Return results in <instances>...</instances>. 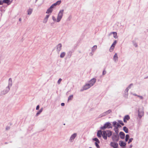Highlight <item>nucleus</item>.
Wrapping results in <instances>:
<instances>
[{
  "label": "nucleus",
  "instance_id": "obj_21",
  "mask_svg": "<svg viewBox=\"0 0 148 148\" xmlns=\"http://www.w3.org/2000/svg\"><path fill=\"white\" fill-rule=\"evenodd\" d=\"M118 57H117V53H115L114 56V60H117L118 59Z\"/></svg>",
  "mask_w": 148,
  "mask_h": 148
},
{
  "label": "nucleus",
  "instance_id": "obj_16",
  "mask_svg": "<svg viewBox=\"0 0 148 148\" xmlns=\"http://www.w3.org/2000/svg\"><path fill=\"white\" fill-rule=\"evenodd\" d=\"M113 34V36L115 38H117V33L116 32H112L111 34Z\"/></svg>",
  "mask_w": 148,
  "mask_h": 148
},
{
  "label": "nucleus",
  "instance_id": "obj_1",
  "mask_svg": "<svg viewBox=\"0 0 148 148\" xmlns=\"http://www.w3.org/2000/svg\"><path fill=\"white\" fill-rule=\"evenodd\" d=\"M112 128L111 124L107 122L103 127H102L101 128L102 130H104L106 128Z\"/></svg>",
  "mask_w": 148,
  "mask_h": 148
},
{
  "label": "nucleus",
  "instance_id": "obj_36",
  "mask_svg": "<svg viewBox=\"0 0 148 148\" xmlns=\"http://www.w3.org/2000/svg\"><path fill=\"white\" fill-rule=\"evenodd\" d=\"M97 48V46L96 45L94 46L93 47V49H96Z\"/></svg>",
  "mask_w": 148,
  "mask_h": 148
},
{
  "label": "nucleus",
  "instance_id": "obj_15",
  "mask_svg": "<svg viewBox=\"0 0 148 148\" xmlns=\"http://www.w3.org/2000/svg\"><path fill=\"white\" fill-rule=\"evenodd\" d=\"M3 3L7 4L8 5L10 4L11 3L10 0H3Z\"/></svg>",
  "mask_w": 148,
  "mask_h": 148
},
{
  "label": "nucleus",
  "instance_id": "obj_26",
  "mask_svg": "<svg viewBox=\"0 0 148 148\" xmlns=\"http://www.w3.org/2000/svg\"><path fill=\"white\" fill-rule=\"evenodd\" d=\"M93 140H94L96 142L99 143V140L98 139V138H93Z\"/></svg>",
  "mask_w": 148,
  "mask_h": 148
},
{
  "label": "nucleus",
  "instance_id": "obj_9",
  "mask_svg": "<svg viewBox=\"0 0 148 148\" xmlns=\"http://www.w3.org/2000/svg\"><path fill=\"white\" fill-rule=\"evenodd\" d=\"M53 8L52 6H51V7L47 9L46 13L48 14L51 13Z\"/></svg>",
  "mask_w": 148,
  "mask_h": 148
},
{
  "label": "nucleus",
  "instance_id": "obj_22",
  "mask_svg": "<svg viewBox=\"0 0 148 148\" xmlns=\"http://www.w3.org/2000/svg\"><path fill=\"white\" fill-rule=\"evenodd\" d=\"M42 111V109H41L39 111L36 113V115L37 116L38 114H40Z\"/></svg>",
  "mask_w": 148,
  "mask_h": 148
},
{
  "label": "nucleus",
  "instance_id": "obj_43",
  "mask_svg": "<svg viewBox=\"0 0 148 148\" xmlns=\"http://www.w3.org/2000/svg\"><path fill=\"white\" fill-rule=\"evenodd\" d=\"M9 80H11V81H12V79L11 78H10L9 79Z\"/></svg>",
  "mask_w": 148,
  "mask_h": 148
},
{
  "label": "nucleus",
  "instance_id": "obj_10",
  "mask_svg": "<svg viewBox=\"0 0 148 148\" xmlns=\"http://www.w3.org/2000/svg\"><path fill=\"white\" fill-rule=\"evenodd\" d=\"M77 136L76 133H74L71 135L70 138V140L72 141V140H73Z\"/></svg>",
  "mask_w": 148,
  "mask_h": 148
},
{
  "label": "nucleus",
  "instance_id": "obj_3",
  "mask_svg": "<svg viewBox=\"0 0 148 148\" xmlns=\"http://www.w3.org/2000/svg\"><path fill=\"white\" fill-rule=\"evenodd\" d=\"M63 12V10H61L60 11L58 16V18H62Z\"/></svg>",
  "mask_w": 148,
  "mask_h": 148
},
{
  "label": "nucleus",
  "instance_id": "obj_18",
  "mask_svg": "<svg viewBox=\"0 0 148 148\" xmlns=\"http://www.w3.org/2000/svg\"><path fill=\"white\" fill-rule=\"evenodd\" d=\"M123 130L126 133H128V129L125 126L123 127Z\"/></svg>",
  "mask_w": 148,
  "mask_h": 148
},
{
  "label": "nucleus",
  "instance_id": "obj_31",
  "mask_svg": "<svg viewBox=\"0 0 148 148\" xmlns=\"http://www.w3.org/2000/svg\"><path fill=\"white\" fill-rule=\"evenodd\" d=\"M61 81H62V79H61V78L59 79L58 80V84H60V83Z\"/></svg>",
  "mask_w": 148,
  "mask_h": 148
},
{
  "label": "nucleus",
  "instance_id": "obj_39",
  "mask_svg": "<svg viewBox=\"0 0 148 148\" xmlns=\"http://www.w3.org/2000/svg\"><path fill=\"white\" fill-rule=\"evenodd\" d=\"M49 15H46V18H48L49 17Z\"/></svg>",
  "mask_w": 148,
  "mask_h": 148
},
{
  "label": "nucleus",
  "instance_id": "obj_27",
  "mask_svg": "<svg viewBox=\"0 0 148 148\" xmlns=\"http://www.w3.org/2000/svg\"><path fill=\"white\" fill-rule=\"evenodd\" d=\"M129 135L127 134L125 136V141H127L129 138Z\"/></svg>",
  "mask_w": 148,
  "mask_h": 148
},
{
  "label": "nucleus",
  "instance_id": "obj_14",
  "mask_svg": "<svg viewBox=\"0 0 148 148\" xmlns=\"http://www.w3.org/2000/svg\"><path fill=\"white\" fill-rule=\"evenodd\" d=\"M102 134V132L101 130H99L98 131L97 133V136L98 137H101V135Z\"/></svg>",
  "mask_w": 148,
  "mask_h": 148
},
{
  "label": "nucleus",
  "instance_id": "obj_28",
  "mask_svg": "<svg viewBox=\"0 0 148 148\" xmlns=\"http://www.w3.org/2000/svg\"><path fill=\"white\" fill-rule=\"evenodd\" d=\"M117 43V42L116 40H115L114 41L112 44V46H114L115 47V45Z\"/></svg>",
  "mask_w": 148,
  "mask_h": 148
},
{
  "label": "nucleus",
  "instance_id": "obj_37",
  "mask_svg": "<svg viewBox=\"0 0 148 148\" xmlns=\"http://www.w3.org/2000/svg\"><path fill=\"white\" fill-rule=\"evenodd\" d=\"M39 108V105H38L36 107V110H38Z\"/></svg>",
  "mask_w": 148,
  "mask_h": 148
},
{
  "label": "nucleus",
  "instance_id": "obj_45",
  "mask_svg": "<svg viewBox=\"0 0 148 148\" xmlns=\"http://www.w3.org/2000/svg\"><path fill=\"white\" fill-rule=\"evenodd\" d=\"M89 148H91V147H89Z\"/></svg>",
  "mask_w": 148,
  "mask_h": 148
},
{
  "label": "nucleus",
  "instance_id": "obj_42",
  "mask_svg": "<svg viewBox=\"0 0 148 148\" xmlns=\"http://www.w3.org/2000/svg\"><path fill=\"white\" fill-rule=\"evenodd\" d=\"M113 123L114 125H115V124H116V122H115V123L113 122Z\"/></svg>",
  "mask_w": 148,
  "mask_h": 148
},
{
  "label": "nucleus",
  "instance_id": "obj_13",
  "mask_svg": "<svg viewBox=\"0 0 148 148\" xmlns=\"http://www.w3.org/2000/svg\"><path fill=\"white\" fill-rule=\"evenodd\" d=\"M61 48H62V45L60 43L58 44V45H57V50L58 51H60L61 50Z\"/></svg>",
  "mask_w": 148,
  "mask_h": 148
},
{
  "label": "nucleus",
  "instance_id": "obj_2",
  "mask_svg": "<svg viewBox=\"0 0 148 148\" xmlns=\"http://www.w3.org/2000/svg\"><path fill=\"white\" fill-rule=\"evenodd\" d=\"M111 146L114 148H117L118 144L115 142H112L110 143Z\"/></svg>",
  "mask_w": 148,
  "mask_h": 148
},
{
  "label": "nucleus",
  "instance_id": "obj_41",
  "mask_svg": "<svg viewBox=\"0 0 148 148\" xmlns=\"http://www.w3.org/2000/svg\"><path fill=\"white\" fill-rule=\"evenodd\" d=\"M138 115L139 117L140 118H141V116H140V114L139 113H138Z\"/></svg>",
  "mask_w": 148,
  "mask_h": 148
},
{
  "label": "nucleus",
  "instance_id": "obj_8",
  "mask_svg": "<svg viewBox=\"0 0 148 148\" xmlns=\"http://www.w3.org/2000/svg\"><path fill=\"white\" fill-rule=\"evenodd\" d=\"M90 85L88 84H86L83 87V89L84 90H86L89 88L91 87Z\"/></svg>",
  "mask_w": 148,
  "mask_h": 148
},
{
  "label": "nucleus",
  "instance_id": "obj_33",
  "mask_svg": "<svg viewBox=\"0 0 148 148\" xmlns=\"http://www.w3.org/2000/svg\"><path fill=\"white\" fill-rule=\"evenodd\" d=\"M3 3V1L0 0V5H2Z\"/></svg>",
  "mask_w": 148,
  "mask_h": 148
},
{
  "label": "nucleus",
  "instance_id": "obj_34",
  "mask_svg": "<svg viewBox=\"0 0 148 148\" xmlns=\"http://www.w3.org/2000/svg\"><path fill=\"white\" fill-rule=\"evenodd\" d=\"M119 123L121 124L122 125H124V123H123V122L122 121H120L119 122Z\"/></svg>",
  "mask_w": 148,
  "mask_h": 148
},
{
  "label": "nucleus",
  "instance_id": "obj_29",
  "mask_svg": "<svg viewBox=\"0 0 148 148\" xmlns=\"http://www.w3.org/2000/svg\"><path fill=\"white\" fill-rule=\"evenodd\" d=\"M99 143H97V142H95V143L96 146L97 148H99V147H100L99 146V145H98Z\"/></svg>",
  "mask_w": 148,
  "mask_h": 148
},
{
  "label": "nucleus",
  "instance_id": "obj_5",
  "mask_svg": "<svg viewBox=\"0 0 148 148\" xmlns=\"http://www.w3.org/2000/svg\"><path fill=\"white\" fill-rule=\"evenodd\" d=\"M130 119V117L128 115L125 116L123 119V121L124 123H126L127 121L129 120Z\"/></svg>",
  "mask_w": 148,
  "mask_h": 148
},
{
  "label": "nucleus",
  "instance_id": "obj_25",
  "mask_svg": "<svg viewBox=\"0 0 148 148\" xmlns=\"http://www.w3.org/2000/svg\"><path fill=\"white\" fill-rule=\"evenodd\" d=\"M114 47L113 46H111V47H110L109 51L110 52H112L113 51V50L114 49Z\"/></svg>",
  "mask_w": 148,
  "mask_h": 148
},
{
  "label": "nucleus",
  "instance_id": "obj_11",
  "mask_svg": "<svg viewBox=\"0 0 148 148\" xmlns=\"http://www.w3.org/2000/svg\"><path fill=\"white\" fill-rule=\"evenodd\" d=\"M107 135L108 137H110L112 134V132L108 130L106 131Z\"/></svg>",
  "mask_w": 148,
  "mask_h": 148
},
{
  "label": "nucleus",
  "instance_id": "obj_44",
  "mask_svg": "<svg viewBox=\"0 0 148 148\" xmlns=\"http://www.w3.org/2000/svg\"><path fill=\"white\" fill-rule=\"evenodd\" d=\"M21 19H19V21H21Z\"/></svg>",
  "mask_w": 148,
  "mask_h": 148
},
{
  "label": "nucleus",
  "instance_id": "obj_40",
  "mask_svg": "<svg viewBox=\"0 0 148 148\" xmlns=\"http://www.w3.org/2000/svg\"><path fill=\"white\" fill-rule=\"evenodd\" d=\"M61 105L62 106H64V103H61Z\"/></svg>",
  "mask_w": 148,
  "mask_h": 148
},
{
  "label": "nucleus",
  "instance_id": "obj_17",
  "mask_svg": "<svg viewBox=\"0 0 148 148\" xmlns=\"http://www.w3.org/2000/svg\"><path fill=\"white\" fill-rule=\"evenodd\" d=\"M119 144L121 146H124L126 145V144L122 141L120 142Z\"/></svg>",
  "mask_w": 148,
  "mask_h": 148
},
{
  "label": "nucleus",
  "instance_id": "obj_7",
  "mask_svg": "<svg viewBox=\"0 0 148 148\" xmlns=\"http://www.w3.org/2000/svg\"><path fill=\"white\" fill-rule=\"evenodd\" d=\"M61 1L60 0L58 1L56 3L52 4L51 6L54 8L55 6L57 5H59L61 3Z\"/></svg>",
  "mask_w": 148,
  "mask_h": 148
},
{
  "label": "nucleus",
  "instance_id": "obj_20",
  "mask_svg": "<svg viewBox=\"0 0 148 148\" xmlns=\"http://www.w3.org/2000/svg\"><path fill=\"white\" fill-rule=\"evenodd\" d=\"M65 55V53L64 52H62L61 53L60 55V57L61 58H63Z\"/></svg>",
  "mask_w": 148,
  "mask_h": 148
},
{
  "label": "nucleus",
  "instance_id": "obj_12",
  "mask_svg": "<svg viewBox=\"0 0 148 148\" xmlns=\"http://www.w3.org/2000/svg\"><path fill=\"white\" fill-rule=\"evenodd\" d=\"M120 138L122 139H124L125 138V134L123 132H121L120 133Z\"/></svg>",
  "mask_w": 148,
  "mask_h": 148
},
{
  "label": "nucleus",
  "instance_id": "obj_32",
  "mask_svg": "<svg viewBox=\"0 0 148 148\" xmlns=\"http://www.w3.org/2000/svg\"><path fill=\"white\" fill-rule=\"evenodd\" d=\"M133 140V139L132 138H131L129 139V140L128 141V143H131L132 140Z\"/></svg>",
  "mask_w": 148,
  "mask_h": 148
},
{
  "label": "nucleus",
  "instance_id": "obj_30",
  "mask_svg": "<svg viewBox=\"0 0 148 148\" xmlns=\"http://www.w3.org/2000/svg\"><path fill=\"white\" fill-rule=\"evenodd\" d=\"M111 112V110H108L106 112H105V113L106 114H107L109 113H110Z\"/></svg>",
  "mask_w": 148,
  "mask_h": 148
},
{
  "label": "nucleus",
  "instance_id": "obj_4",
  "mask_svg": "<svg viewBox=\"0 0 148 148\" xmlns=\"http://www.w3.org/2000/svg\"><path fill=\"white\" fill-rule=\"evenodd\" d=\"M96 81V79L95 78H93L89 82V84H90L91 86L94 85V84L95 82Z\"/></svg>",
  "mask_w": 148,
  "mask_h": 148
},
{
  "label": "nucleus",
  "instance_id": "obj_38",
  "mask_svg": "<svg viewBox=\"0 0 148 148\" xmlns=\"http://www.w3.org/2000/svg\"><path fill=\"white\" fill-rule=\"evenodd\" d=\"M138 96V97H140L141 99H143V97L142 96Z\"/></svg>",
  "mask_w": 148,
  "mask_h": 148
},
{
  "label": "nucleus",
  "instance_id": "obj_23",
  "mask_svg": "<svg viewBox=\"0 0 148 148\" xmlns=\"http://www.w3.org/2000/svg\"><path fill=\"white\" fill-rule=\"evenodd\" d=\"M60 19H53V20L55 23L59 22L60 21Z\"/></svg>",
  "mask_w": 148,
  "mask_h": 148
},
{
  "label": "nucleus",
  "instance_id": "obj_35",
  "mask_svg": "<svg viewBox=\"0 0 148 148\" xmlns=\"http://www.w3.org/2000/svg\"><path fill=\"white\" fill-rule=\"evenodd\" d=\"M106 72L105 70H104L103 72V74L104 75L106 74Z\"/></svg>",
  "mask_w": 148,
  "mask_h": 148
},
{
  "label": "nucleus",
  "instance_id": "obj_19",
  "mask_svg": "<svg viewBox=\"0 0 148 148\" xmlns=\"http://www.w3.org/2000/svg\"><path fill=\"white\" fill-rule=\"evenodd\" d=\"M32 11V9H29L27 11L28 14L29 15L30 14Z\"/></svg>",
  "mask_w": 148,
  "mask_h": 148
},
{
  "label": "nucleus",
  "instance_id": "obj_24",
  "mask_svg": "<svg viewBox=\"0 0 148 148\" xmlns=\"http://www.w3.org/2000/svg\"><path fill=\"white\" fill-rule=\"evenodd\" d=\"M73 98V95H70L69 98H68V101H69L70 100H71Z\"/></svg>",
  "mask_w": 148,
  "mask_h": 148
},
{
  "label": "nucleus",
  "instance_id": "obj_6",
  "mask_svg": "<svg viewBox=\"0 0 148 148\" xmlns=\"http://www.w3.org/2000/svg\"><path fill=\"white\" fill-rule=\"evenodd\" d=\"M102 136L103 138L104 139H106L107 138V135L106 132L105 131H103L102 132Z\"/></svg>",
  "mask_w": 148,
  "mask_h": 148
}]
</instances>
